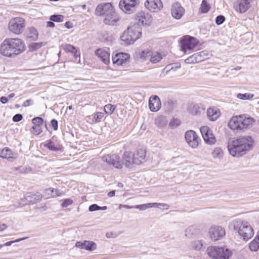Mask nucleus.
<instances>
[{
    "label": "nucleus",
    "mask_w": 259,
    "mask_h": 259,
    "mask_svg": "<svg viewBox=\"0 0 259 259\" xmlns=\"http://www.w3.org/2000/svg\"><path fill=\"white\" fill-rule=\"evenodd\" d=\"M51 125L53 129L56 131L58 129V121L57 120L53 119L51 120Z\"/></svg>",
    "instance_id": "nucleus-57"
},
{
    "label": "nucleus",
    "mask_w": 259,
    "mask_h": 259,
    "mask_svg": "<svg viewBox=\"0 0 259 259\" xmlns=\"http://www.w3.org/2000/svg\"><path fill=\"white\" fill-rule=\"evenodd\" d=\"M0 101L3 104H6L8 102V98H6V97H2L1 98H0Z\"/></svg>",
    "instance_id": "nucleus-61"
},
{
    "label": "nucleus",
    "mask_w": 259,
    "mask_h": 259,
    "mask_svg": "<svg viewBox=\"0 0 259 259\" xmlns=\"http://www.w3.org/2000/svg\"><path fill=\"white\" fill-rule=\"evenodd\" d=\"M250 7V3L248 0H239L236 10L240 13H244Z\"/></svg>",
    "instance_id": "nucleus-26"
},
{
    "label": "nucleus",
    "mask_w": 259,
    "mask_h": 259,
    "mask_svg": "<svg viewBox=\"0 0 259 259\" xmlns=\"http://www.w3.org/2000/svg\"><path fill=\"white\" fill-rule=\"evenodd\" d=\"M29 196H25L24 198L21 199L20 205H25L27 204H29L30 203H34V200H30L28 199Z\"/></svg>",
    "instance_id": "nucleus-48"
},
{
    "label": "nucleus",
    "mask_w": 259,
    "mask_h": 259,
    "mask_svg": "<svg viewBox=\"0 0 259 259\" xmlns=\"http://www.w3.org/2000/svg\"><path fill=\"white\" fill-rule=\"evenodd\" d=\"M103 117V113L102 112H98L94 114L93 120L95 122H99L100 120Z\"/></svg>",
    "instance_id": "nucleus-47"
},
{
    "label": "nucleus",
    "mask_w": 259,
    "mask_h": 259,
    "mask_svg": "<svg viewBox=\"0 0 259 259\" xmlns=\"http://www.w3.org/2000/svg\"><path fill=\"white\" fill-rule=\"evenodd\" d=\"M42 46V43L33 42L30 45V49L31 51H35L41 48Z\"/></svg>",
    "instance_id": "nucleus-50"
},
{
    "label": "nucleus",
    "mask_w": 259,
    "mask_h": 259,
    "mask_svg": "<svg viewBox=\"0 0 259 259\" xmlns=\"http://www.w3.org/2000/svg\"><path fill=\"white\" fill-rule=\"evenodd\" d=\"M210 238L213 241L222 239L226 234L224 228L218 225L211 226L208 231Z\"/></svg>",
    "instance_id": "nucleus-9"
},
{
    "label": "nucleus",
    "mask_w": 259,
    "mask_h": 259,
    "mask_svg": "<svg viewBox=\"0 0 259 259\" xmlns=\"http://www.w3.org/2000/svg\"><path fill=\"white\" fill-rule=\"evenodd\" d=\"M220 115L221 113L219 110L215 107H210L207 110V117L210 120H217Z\"/></svg>",
    "instance_id": "nucleus-25"
},
{
    "label": "nucleus",
    "mask_w": 259,
    "mask_h": 259,
    "mask_svg": "<svg viewBox=\"0 0 259 259\" xmlns=\"http://www.w3.org/2000/svg\"><path fill=\"white\" fill-rule=\"evenodd\" d=\"M89 209L90 211H94L100 210V206L96 204H94L89 206Z\"/></svg>",
    "instance_id": "nucleus-56"
},
{
    "label": "nucleus",
    "mask_w": 259,
    "mask_h": 259,
    "mask_svg": "<svg viewBox=\"0 0 259 259\" xmlns=\"http://www.w3.org/2000/svg\"><path fill=\"white\" fill-rule=\"evenodd\" d=\"M185 137L186 142L190 147L193 149L197 148L200 139L194 131L192 130L187 131Z\"/></svg>",
    "instance_id": "nucleus-13"
},
{
    "label": "nucleus",
    "mask_w": 259,
    "mask_h": 259,
    "mask_svg": "<svg viewBox=\"0 0 259 259\" xmlns=\"http://www.w3.org/2000/svg\"><path fill=\"white\" fill-rule=\"evenodd\" d=\"M0 157L3 158L9 159L12 157V152L8 148H5L0 150Z\"/></svg>",
    "instance_id": "nucleus-33"
},
{
    "label": "nucleus",
    "mask_w": 259,
    "mask_h": 259,
    "mask_svg": "<svg viewBox=\"0 0 259 259\" xmlns=\"http://www.w3.org/2000/svg\"><path fill=\"white\" fill-rule=\"evenodd\" d=\"M134 154L132 152L126 151L122 155L123 163L127 168H131L136 165Z\"/></svg>",
    "instance_id": "nucleus-19"
},
{
    "label": "nucleus",
    "mask_w": 259,
    "mask_h": 259,
    "mask_svg": "<svg viewBox=\"0 0 259 259\" xmlns=\"http://www.w3.org/2000/svg\"><path fill=\"white\" fill-rule=\"evenodd\" d=\"M13 51L15 53V56L23 53L26 49L25 43L22 39L18 38H8Z\"/></svg>",
    "instance_id": "nucleus-12"
},
{
    "label": "nucleus",
    "mask_w": 259,
    "mask_h": 259,
    "mask_svg": "<svg viewBox=\"0 0 259 259\" xmlns=\"http://www.w3.org/2000/svg\"><path fill=\"white\" fill-rule=\"evenodd\" d=\"M83 242H80V241L77 242L75 244V246L76 247H79L81 249H83Z\"/></svg>",
    "instance_id": "nucleus-62"
},
{
    "label": "nucleus",
    "mask_w": 259,
    "mask_h": 259,
    "mask_svg": "<svg viewBox=\"0 0 259 259\" xmlns=\"http://www.w3.org/2000/svg\"><path fill=\"white\" fill-rule=\"evenodd\" d=\"M26 27V21L22 17H15L10 20L8 28L10 31L15 34H21Z\"/></svg>",
    "instance_id": "nucleus-7"
},
{
    "label": "nucleus",
    "mask_w": 259,
    "mask_h": 259,
    "mask_svg": "<svg viewBox=\"0 0 259 259\" xmlns=\"http://www.w3.org/2000/svg\"><path fill=\"white\" fill-rule=\"evenodd\" d=\"M253 141L250 136L240 137L230 142L228 149L230 155L233 157H240L245 154L252 148Z\"/></svg>",
    "instance_id": "nucleus-1"
},
{
    "label": "nucleus",
    "mask_w": 259,
    "mask_h": 259,
    "mask_svg": "<svg viewBox=\"0 0 259 259\" xmlns=\"http://www.w3.org/2000/svg\"><path fill=\"white\" fill-rule=\"evenodd\" d=\"M139 3V0H120L119 7L124 13L131 14L136 11Z\"/></svg>",
    "instance_id": "nucleus-8"
},
{
    "label": "nucleus",
    "mask_w": 259,
    "mask_h": 259,
    "mask_svg": "<svg viewBox=\"0 0 259 259\" xmlns=\"http://www.w3.org/2000/svg\"><path fill=\"white\" fill-rule=\"evenodd\" d=\"M211 155L213 158L221 160L223 158L224 152L221 148L215 147L211 152Z\"/></svg>",
    "instance_id": "nucleus-28"
},
{
    "label": "nucleus",
    "mask_w": 259,
    "mask_h": 259,
    "mask_svg": "<svg viewBox=\"0 0 259 259\" xmlns=\"http://www.w3.org/2000/svg\"><path fill=\"white\" fill-rule=\"evenodd\" d=\"M64 25L67 28H71L73 27L72 23L69 21L66 22Z\"/></svg>",
    "instance_id": "nucleus-63"
},
{
    "label": "nucleus",
    "mask_w": 259,
    "mask_h": 259,
    "mask_svg": "<svg viewBox=\"0 0 259 259\" xmlns=\"http://www.w3.org/2000/svg\"><path fill=\"white\" fill-rule=\"evenodd\" d=\"M254 121L253 118L242 114L233 116L230 120L228 125L232 130H243L251 126Z\"/></svg>",
    "instance_id": "nucleus-3"
},
{
    "label": "nucleus",
    "mask_w": 259,
    "mask_h": 259,
    "mask_svg": "<svg viewBox=\"0 0 259 259\" xmlns=\"http://www.w3.org/2000/svg\"><path fill=\"white\" fill-rule=\"evenodd\" d=\"M96 13L104 16L103 22L107 25L114 26L119 20V17L111 3L99 4L96 8Z\"/></svg>",
    "instance_id": "nucleus-2"
},
{
    "label": "nucleus",
    "mask_w": 259,
    "mask_h": 259,
    "mask_svg": "<svg viewBox=\"0 0 259 259\" xmlns=\"http://www.w3.org/2000/svg\"><path fill=\"white\" fill-rule=\"evenodd\" d=\"M61 48L66 52L70 53L73 54L75 58L77 57V49L72 45L69 44L62 45L61 46Z\"/></svg>",
    "instance_id": "nucleus-29"
},
{
    "label": "nucleus",
    "mask_w": 259,
    "mask_h": 259,
    "mask_svg": "<svg viewBox=\"0 0 259 259\" xmlns=\"http://www.w3.org/2000/svg\"><path fill=\"white\" fill-rule=\"evenodd\" d=\"M130 56L127 53H119L112 56L113 63L117 65H122L125 64L129 60Z\"/></svg>",
    "instance_id": "nucleus-18"
},
{
    "label": "nucleus",
    "mask_w": 259,
    "mask_h": 259,
    "mask_svg": "<svg viewBox=\"0 0 259 259\" xmlns=\"http://www.w3.org/2000/svg\"><path fill=\"white\" fill-rule=\"evenodd\" d=\"M46 192L50 194L52 197H56L64 195V192L58 189L49 188L46 190Z\"/></svg>",
    "instance_id": "nucleus-30"
},
{
    "label": "nucleus",
    "mask_w": 259,
    "mask_h": 259,
    "mask_svg": "<svg viewBox=\"0 0 259 259\" xmlns=\"http://www.w3.org/2000/svg\"><path fill=\"white\" fill-rule=\"evenodd\" d=\"M197 39L192 36L186 35L181 40V50L185 53L193 50L198 44Z\"/></svg>",
    "instance_id": "nucleus-11"
},
{
    "label": "nucleus",
    "mask_w": 259,
    "mask_h": 259,
    "mask_svg": "<svg viewBox=\"0 0 259 259\" xmlns=\"http://www.w3.org/2000/svg\"><path fill=\"white\" fill-rule=\"evenodd\" d=\"M203 243L202 240H197L192 241L191 247L192 249L196 250H199L202 247Z\"/></svg>",
    "instance_id": "nucleus-36"
},
{
    "label": "nucleus",
    "mask_w": 259,
    "mask_h": 259,
    "mask_svg": "<svg viewBox=\"0 0 259 259\" xmlns=\"http://www.w3.org/2000/svg\"><path fill=\"white\" fill-rule=\"evenodd\" d=\"M102 160L116 168L119 169L122 167V161L120 160V157L115 154L105 155L102 157Z\"/></svg>",
    "instance_id": "nucleus-10"
},
{
    "label": "nucleus",
    "mask_w": 259,
    "mask_h": 259,
    "mask_svg": "<svg viewBox=\"0 0 259 259\" xmlns=\"http://www.w3.org/2000/svg\"><path fill=\"white\" fill-rule=\"evenodd\" d=\"M136 20L138 23L142 25H149L152 21V17L151 14L148 12L141 11L136 15Z\"/></svg>",
    "instance_id": "nucleus-16"
},
{
    "label": "nucleus",
    "mask_w": 259,
    "mask_h": 259,
    "mask_svg": "<svg viewBox=\"0 0 259 259\" xmlns=\"http://www.w3.org/2000/svg\"><path fill=\"white\" fill-rule=\"evenodd\" d=\"M17 170H20V172L21 173H24V172H28V170H29L28 168H27L26 167H20L19 168H15Z\"/></svg>",
    "instance_id": "nucleus-60"
},
{
    "label": "nucleus",
    "mask_w": 259,
    "mask_h": 259,
    "mask_svg": "<svg viewBox=\"0 0 259 259\" xmlns=\"http://www.w3.org/2000/svg\"><path fill=\"white\" fill-rule=\"evenodd\" d=\"M95 53L104 64H108L109 63L110 54L108 52L102 49H98L96 50Z\"/></svg>",
    "instance_id": "nucleus-23"
},
{
    "label": "nucleus",
    "mask_w": 259,
    "mask_h": 259,
    "mask_svg": "<svg viewBox=\"0 0 259 259\" xmlns=\"http://www.w3.org/2000/svg\"><path fill=\"white\" fill-rule=\"evenodd\" d=\"M44 146L49 150L53 151H57L59 150V148L51 141H47Z\"/></svg>",
    "instance_id": "nucleus-37"
},
{
    "label": "nucleus",
    "mask_w": 259,
    "mask_h": 259,
    "mask_svg": "<svg viewBox=\"0 0 259 259\" xmlns=\"http://www.w3.org/2000/svg\"><path fill=\"white\" fill-rule=\"evenodd\" d=\"M207 251L208 255L213 259H229L231 255V251L223 247H209Z\"/></svg>",
    "instance_id": "nucleus-6"
},
{
    "label": "nucleus",
    "mask_w": 259,
    "mask_h": 259,
    "mask_svg": "<svg viewBox=\"0 0 259 259\" xmlns=\"http://www.w3.org/2000/svg\"><path fill=\"white\" fill-rule=\"evenodd\" d=\"M151 51L149 49L143 50L139 53L140 58L146 60L147 58L150 56Z\"/></svg>",
    "instance_id": "nucleus-42"
},
{
    "label": "nucleus",
    "mask_w": 259,
    "mask_h": 259,
    "mask_svg": "<svg viewBox=\"0 0 259 259\" xmlns=\"http://www.w3.org/2000/svg\"><path fill=\"white\" fill-rule=\"evenodd\" d=\"M203 140L206 144L211 145L215 144L217 141L212 131L208 133V135H207L205 138H203Z\"/></svg>",
    "instance_id": "nucleus-31"
},
{
    "label": "nucleus",
    "mask_w": 259,
    "mask_h": 259,
    "mask_svg": "<svg viewBox=\"0 0 259 259\" xmlns=\"http://www.w3.org/2000/svg\"><path fill=\"white\" fill-rule=\"evenodd\" d=\"M169 67H170V65H168V66H166L167 68H168V69L166 71V73L167 74H168L169 73H170L171 71H176L177 69H178V68H179L180 67V66H176L175 68L174 67H171L170 68H169Z\"/></svg>",
    "instance_id": "nucleus-59"
},
{
    "label": "nucleus",
    "mask_w": 259,
    "mask_h": 259,
    "mask_svg": "<svg viewBox=\"0 0 259 259\" xmlns=\"http://www.w3.org/2000/svg\"><path fill=\"white\" fill-rule=\"evenodd\" d=\"M205 109L204 106L202 104L191 103L188 107V112L193 115H198Z\"/></svg>",
    "instance_id": "nucleus-22"
},
{
    "label": "nucleus",
    "mask_w": 259,
    "mask_h": 259,
    "mask_svg": "<svg viewBox=\"0 0 259 259\" xmlns=\"http://www.w3.org/2000/svg\"><path fill=\"white\" fill-rule=\"evenodd\" d=\"M185 10L179 3L176 2L172 4L171 8L172 16L176 19H180L184 15Z\"/></svg>",
    "instance_id": "nucleus-17"
},
{
    "label": "nucleus",
    "mask_w": 259,
    "mask_h": 259,
    "mask_svg": "<svg viewBox=\"0 0 259 259\" xmlns=\"http://www.w3.org/2000/svg\"><path fill=\"white\" fill-rule=\"evenodd\" d=\"M199 58H198V56L197 54H194L190 56H189L188 58H187L185 60V62L186 64H194L200 62V60H199Z\"/></svg>",
    "instance_id": "nucleus-34"
},
{
    "label": "nucleus",
    "mask_w": 259,
    "mask_h": 259,
    "mask_svg": "<svg viewBox=\"0 0 259 259\" xmlns=\"http://www.w3.org/2000/svg\"><path fill=\"white\" fill-rule=\"evenodd\" d=\"M200 131L203 138H205V137L208 135V133L212 131L207 126H203L201 127Z\"/></svg>",
    "instance_id": "nucleus-44"
},
{
    "label": "nucleus",
    "mask_w": 259,
    "mask_h": 259,
    "mask_svg": "<svg viewBox=\"0 0 259 259\" xmlns=\"http://www.w3.org/2000/svg\"><path fill=\"white\" fill-rule=\"evenodd\" d=\"M47 26L48 27H51V28H53L55 26V24L54 23H53V21H52L50 20V21H48L47 22Z\"/></svg>",
    "instance_id": "nucleus-64"
},
{
    "label": "nucleus",
    "mask_w": 259,
    "mask_h": 259,
    "mask_svg": "<svg viewBox=\"0 0 259 259\" xmlns=\"http://www.w3.org/2000/svg\"><path fill=\"white\" fill-rule=\"evenodd\" d=\"M33 104V101L31 99L27 100L26 101H25L22 106L24 107H28L29 106L32 105Z\"/></svg>",
    "instance_id": "nucleus-58"
},
{
    "label": "nucleus",
    "mask_w": 259,
    "mask_h": 259,
    "mask_svg": "<svg viewBox=\"0 0 259 259\" xmlns=\"http://www.w3.org/2000/svg\"><path fill=\"white\" fill-rule=\"evenodd\" d=\"M23 118V116L21 114H17L15 115L13 117V120L14 122H18L21 120Z\"/></svg>",
    "instance_id": "nucleus-55"
},
{
    "label": "nucleus",
    "mask_w": 259,
    "mask_h": 259,
    "mask_svg": "<svg viewBox=\"0 0 259 259\" xmlns=\"http://www.w3.org/2000/svg\"><path fill=\"white\" fill-rule=\"evenodd\" d=\"M73 203V201L70 199H66L64 200L62 204L63 207H67L68 206L71 205Z\"/></svg>",
    "instance_id": "nucleus-54"
},
{
    "label": "nucleus",
    "mask_w": 259,
    "mask_h": 259,
    "mask_svg": "<svg viewBox=\"0 0 259 259\" xmlns=\"http://www.w3.org/2000/svg\"><path fill=\"white\" fill-rule=\"evenodd\" d=\"M145 7L152 12L157 13L163 8V4L161 0H146Z\"/></svg>",
    "instance_id": "nucleus-15"
},
{
    "label": "nucleus",
    "mask_w": 259,
    "mask_h": 259,
    "mask_svg": "<svg viewBox=\"0 0 259 259\" xmlns=\"http://www.w3.org/2000/svg\"><path fill=\"white\" fill-rule=\"evenodd\" d=\"M115 106L111 104H107L104 106V111L108 115H111L115 109Z\"/></svg>",
    "instance_id": "nucleus-40"
},
{
    "label": "nucleus",
    "mask_w": 259,
    "mask_h": 259,
    "mask_svg": "<svg viewBox=\"0 0 259 259\" xmlns=\"http://www.w3.org/2000/svg\"><path fill=\"white\" fill-rule=\"evenodd\" d=\"M253 97V94H241L239 93L237 95V97L241 100H247L252 98Z\"/></svg>",
    "instance_id": "nucleus-45"
},
{
    "label": "nucleus",
    "mask_w": 259,
    "mask_h": 259,
    "mask_svg": "<svg viewBox=\"0 0 259 259\" xmlns=\"http://www.w3.org/2000/svg\"><path fill=\"white\" fill-rule=\"evenodd\" d=\"M31 132L36 135H38L41 133V131L39 126L33 125L31 129Z\"/></svg>",
    "instance_id": "nucleus-51"
},
{
    "label": "nucleus",
    "mask_w": 259,
    "mask_h": 259,
    "mask_svg": "<svg viewBox=\"0 0 259 259\" xmlns=\"http://www.w3.org/2000/svg\"><path fill=\"white\" fill-rule=\"evenodd\" d=\"M249 248L252 251H256L259 249V243L254 239L249 244Z\"/></svg>",
    "instance_id": "nucleus-38"
},
{
    "label": "nucleus",
    "mask_w": 259,
    "mask_h": 259,
    "mask_svg": "<svg viewBox=\"0 0 259 259\" xmlns=\"http://www.w3.org/2000/svg\"><path fill=\"white\" fill-rule=\"evenodd\" d=\"M225 20V18L223 15H219L216 17L215 23L217 25H220L223 23Z\"/></svg>",
    "instance_id": "nucleus-53"
},
{
    "label": "nucleus",
    "mask_w": 259,
    "mask_h": 259,
    "mask_svg": "<svg viewBox=\"0 0 259 259\" xmlns=\"http://www.w3.org/2000/svg\"><path fill=\"white\" fill-rule=\"evenodd\" d=\"M167 207V205L165 203H149L147 204H143L141 205H134V208L139 209L140 210L143 211L147 208H152V207Z\"/></svg>",
    "instance_id": "nucleus-21"
},
{
    "label": "nucleus",
    "mask_w": 259,
    "mask_h": 259,
    "mask_svg": "<svg viewBox=\"0 0 259 259\" xmlns=\"http://www.w3.org/2000/svg\"><path fill=\"white\" fill-rule=\"evenodd\" d=\"M198 56L199 60L200 62L203 61V60L208 58V54L205 53V51H201L196 53Z\"/></svg>",
    "instance_id": "nucleus-49"
},
{
    "label": "nucleus",
    "mask_w": 259,
    "mask_h": 259,
    "mask_svg": "<svg viewBox=\"0 0 259 259\" xmlns=\"http://www.w3.org/2000/svg\"><path fill=\"white\" fill-rule=\"evenodd\" d=\"M232 225L233 229L237 231L238 234L244 240H248L254 234L253 229L247 222H243L240 219L235 220L232 222Z\"/></svg>",
    "instance_id": "nucleus-4"
},
{
    "label": "nucleus",
    "mask_w": 259,
    "mask_h": 259,
    "mask_svg": "<svg viewBox=\"0 0 259 259\" xmlns=\"http://www.w3.org/2000/svg\"><path fill=\"white\" fill-rule=\"evenodd\" d=\"M149 107L152 112H156L159 110L161 107V102L157 96L155 95L149 98Z\"/></svg>",
    "instance_id": "nucleus-20"
},
{
    "label": "nucleus",
    "mask_w": 259,
    "mask_h": 259,
    "mask_svg": "<svg viewBox=\"0 0 259 259\" xmlns=\"http://www.w3.org/2000/svg\"><path fill=\"white\" fill-rule=\"evenodd\" d=\"M0 53L3 56L14 58L15 56V53L10 46L9 39H5L0 46Z\"/></svg>",
    "instance_id": "nucleus-14"
},
{
    "label": "nucleus",
    "mask_w": 259,
    "mask_h": 259,
    "mask_svg": "<svg viewBox=\"0 0 259 259\" xmlns=\"http://www.w3.org/2000/svg\"><path fill=\"white\" fill-rule=\"evenodd\" d=\"M150 57V61L152 63H157L162 59L161 55L157 52H151V54Z\"/></svg>",
    "instance_id": "nucleus-32"
},
{
    "label": "nucleus",
    "mask_w": 259,
    "mask_h": 259,
    "mask_svg": "<svg viewBox=\"0 0 259 259\" xmlns=\"http://www.w3.org/2000/svg\"><path fill=\"white\" fill-rule=\"evenodd\" d=\"M195 231L196 228L194 226H190L185 230V236L188 238L191 237L195 233Z\"/></svg>",
    "instance_id": "nucleus-41"
},
{
    "label": "nucleus",
    "mask_w": 259,
    "mask_h": 259,
    "mask_svg": "<svg viewBox=\"0 0 259 259\" xmlns=\"http://www.w3.org/2000/svg\"><path fill=\"white\" fill-rule=\"evenodd\" d=\"M25 35L27 38L35 40L38 38V32L34 27H29L25 32Z\"/></svg>",
    "instance_id": "nucleus-27"
},
{
    "label": "nucleus",
    "mask_w": 259,
    "mask_h": 259,
    "mask_svg": "<svg viewBox=\"0 0 259 259\" xmlns=\"http://www.w3.org/2000/svg\"><path fill=\"white\" fill-rule=\"evenodd\" d=\"M26 238H27V237H23V238H19V239H16L14 241H9V242H7L6 243H5V244H3V246H10L14 242H20L22 240H24L25 239H26Z\"/></svg>",
    "instance_id": "nucleus-52"
},
{
    "label": "nucleus",
    "mask_w": 259,
    "mask_h": 259,
    "mask_svg": "<svg viewBox=\"0 0 259 259\" xmlns=\"http://www.w3.org/2000/svg\"><path fill=\"white\" fill-rule=\"evenodd\" d=\"M83 249L88 250H93L96 249V245L93 241H84L83 245Z\"/></svg>",
    "instance_id": "nucleus-35"
},
{
    "label": "nucleus",
    "mask_w": 259,
    "mask_h": 259,
    "mask_svg": "<svg viewBox=\"0 0 259 259\" xmlns=\"http://www.w3.org/2000/svg\"><path fill=\"white\" fill-rule=\"evenodd\" d=\"M44 122V119L40 117H36L32 119V122L34 125L39 126Z\"/></svg>",
    "instance_id": "nucleus-46"
},
{
    "label": "nucleus",
    "mask_w": 259,
    "mask_h": 259,
    "mask_svg": "<svg viewBox=\"0 0 259 259\" xmlns=\"http://www.w3.org/2000/svg\"><path fill=\"white\" fill-rule=\"evenodd\" d=\"M210 9V7L208 5L207 2L205 0H203L200 7V10L202 13H207Z\"/></svg>",
    "instance_id": "nucleus-39"
},
{
    "label": "nucleus",
    "mask_w": 259,
    "mask_h": 259,
    "mask_svg": "<svg viewBox=\"0 0 259 259\" xmlns=\"http://www.w3.org/2000/svg\"><path fill=\"white\" fill-rule=\"evenodd\" d=\"M64 16L62 15H52L50 20L53 22H61L63 21Z\"/></svg>",
    "instance_id": "nucleus-43"
},
{
    "label": "nucleus",
    "mask_w": 259,
    "mask_h": 259,
    "mask_svg": "<svg viewBox=\"0 0 259 259\" xmlns=\"http://www.w3.org/2000/svg\"><path fill=\"white\" fill-rule=\"evenodd\" d=\"M134 154L136 165H139L143 162L146 156V151L144 149H139Z\"/></svg>",
    "instance_id": "nucleus-24"
},
{
    "label": "nucleus",
    "mask_w": 259,
    "mask_h": 259,
    "mask_svg": "<svg viewBox=\"0 0 259 259\" xmlns=\"http://www.w3.org/2000/svg\"><path fill=\"white\" fill-rule=\"evenodd\" d=\"M141 34V28L135 25L127 28L120 36V39L125 45H131L140 38Z\"/></svg>",
    "instance_id": "nucleus-5"
}]
</instances>
